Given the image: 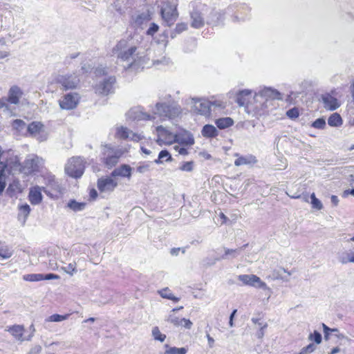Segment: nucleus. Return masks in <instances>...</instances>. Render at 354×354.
<instances>
[{
    "label": "nucleus",
    "instance_id": "nucleus-12",
    "mask_svg": "<svg viewBox=\"0 0 354 354\" xmlns=\"http://www.w3.org/2000/svg\"><path fill=\"white\" fill-rule=\"evenodd\" d=\"M80 101L79 95L70 93L64 95L59 100V105L63 110H72L76 108Z\"/></svg>",
    "mask_w": 354,
    "mask_h": 354
},
{
    "label": "nucleus",
    "instance_id": "nucleus-8",
    "mask_svg": "<svg viewBox=\"0 0 354 354\" xmlns=\"http://www.w3.org/2000/svg\"><path fill=\"white\" fill-rule=\"evenodd\" d=\"M192 104L194 112L205 117L210 116L212 109L209 100L203 98H192Z\"/></svg>",
    "mask_w": 354,
    "mask_h": 354
},
{
    "label": "nucleus",
    "instance_id": "nucleus-43",
    "mask_svg": "<svg viewBox=\"0 0 354 354\" xmlns=\"http://www.w3.org/2000/svg\"><path fill=\"white\" fill-rule=\"evenodd\" d=\"M151 334L153 339L156 341L163 342L166 339V335L162 333L158 326H155L152 328Z\"/></svg>",
    "mask_w": 354,
    "mask_h": 354
},
{
    "label": "nucleus",
    "instance_id": "nucleus-36",
    "mask_svg": "<svg viewBox=\"0 0 354 354\" xmlns=\"http://www.w3.org/2000/svg\"><path fill=\"white\" fill-rule=\"evenodd\" d=\"M86 203L83 202H78L75 200H70L67 203V207L73 212H80L84 209Z\"/></svg>",
    "mask_w": 354,
    "mask_h": 354
},
{
    "label": "nucleus",
    "instance_id": "nucleus-55",
    "mask_svg": "<svg viewBox=\"0 0 354 354\" xmlns=\"http://www.w3.org/2000/svg\"><path fill=\"white\" fill-rule=\"evenodd\" d=\"M316 348V346L313 344H310L308 346L301 348L299 354H307L313 353Z\"/></svg>",
    "mask_w": 354,
    "mask_h": 354
},
{
    "label": "nucleus",
    "instance_id": "nucleus-24",
    "mask_svg": "<svg viewBox=\"0 0 354 354\" xmlns=\"http://www.w3.org/2000/svg\"><path fill=\"white\" fill-rule=\"evenodd\" d=\"M259 95L266 99L281 100V94L276 89L270 87H265L259 92Z\"/></svg>",
    "mask_w": 354,
    "mask_h": 354
},
{
    "label": "nucleus",
    "instance_id": "nucleus-53",
    "mask_svg": "<svg viewBox=\"0 0 354 354\" xmlns=\"http://www.w3.org/2000/svg\"><path fill=\"white\" fill-rule=\"evenodd\" d=\"M12 255V251H10L8 248H0V257L3 259H7L11 257Z\"/></svg>",
    "mask_w": 354,
    "mask_h": 354
},
{
    "label": "nucleus",
    "instance_id": "nucleus-64",
    "mask_svg": "<svg viewBox=\"0 0 354 354\" xmlns=\"http://www.w3.org/2000/svg\"><path fill=\"white\" fill-rule=\"evenodd\" d=\"M8 103L7 97L0 99V109L5 108L6 110H8Z\"/></svg>",
    "mask_w": 354,
    "mask_h": 354
},
{
    "label": "nucleus",
    "instance_id": "nucleus-9",
    "mask_svg": "<svg viewBox=\"0 0 354 354\" xmlns=\"http://www.w3.org/2000/svg\"><path fill=\"white\" fill-rule=\"evenodd\" d=\"M56 82L60 84L64 90L74 89L80 83V78L75 74L59 75Z\"/></svg>",
    "mask_w": 354,
    "mask_h": 354
},
{
    "label": "nucleus",
    "instance_id": "nucleus-51",
    "mask_svg": "<svg viewBox=\"0 0 354 354\" xmlns=\"http://www.w3.org/2000/svg\"><path fill=\"white\" fill-rule=\"evenodd\" d=\"M326 120L324 118H318L314 121L311 126L317 129H324L326 127Z\"/></svg>",
    "mask_w": 354,
    "mask_h": 354
},
{
    "label": "nucleus",
    "instance_id": "nucleus-52",
    "mask_svg": "<svg viewBox=\"0 0 354 354\" xmlns=\"http://www.w3.org/2000/svg\"><path fill=\"white\" fill-rule=\"evenodd\" d=\"M194 169V162L188 161L182 163V165L179 167V169L183 171L190 172Z\"/></svg>",
    "mask_w": 354,
    "mask_h": 354
},
{
    "label": "nucleus",
    "instance_id": "nucleus-14",
    "mask_svg": "<svg viewBox=\"0 0 354 354\" xmlns=\"http://www.w3.org/2000/svg\"><path fill=\"white\" fill-rule=\"evenodd\" d=\"M177 309H172L166 318V321L174 326H183L187 329H190L192 327V322L185 318H180L176 315Z\"/></svg>",
    "mask_w": 354,
    "mask_h": 354
},
{
    "label": "nucleus",
    "instance_id": "nucleus-10",
    "mask_svg": "<svg viewBox=\"0 0 354 354\" xmlns=\"http://www.w3.org/2000/svg\"><path fill=\"white\" fill-rule=\"evenodd\" d=\"M30 134L39 142L47 140L48 133L44 125L40 122H32L28 127Z\"/></svg>",
    "mask_w": 354,
    "mask_h": 354
},
{
    "label": "nucleus",
    "instance_id": "nucleus-58",
    "mask_svg": "<svg viewBox=\"0 0 354 354\" xmlns=\"http://www.w3.org/2000/svg\"><path fill=\"white\" fill-rule=\"evenodd\" d=\"M158 29L159 26L156 24L152 23L151 24L150 27L147 30V33L148 35L153 36L156 32H158Z\"/></svg>",
    "mask_w": 354,
    "mask_h": 354
},
{
    "label": "nucleus",
    "instance_id": "nucleus-59",
    "mask_svg": "<svg viewBox=\"0 0 354 354\" xmlns=\"http://www.w3.org/2000/svg\"><path fill=\"white\" fill-rule=\"evenodd\" d=\"M185 146L178 145L174 147L176 151L179 154L185 156L188 153L187 149L185 147Z\"/></svg>",
    "mask_w": 354,
    "mask_h": 354
},
{
    "label": "nucleus",
    "instance_id": "nucleus-60",
    "mask_svg": "<svg viewBox=\"0 0 354 354\" xmlns=\"http://www.w3.org/2000/svg\"><path fill=\"white\" fill-rule=\"evenodd\" d=\"M286 115L290 118H296L299 116V111L296 108L291 109L286 112Z\"/></svg>",
    "mask_w": 354,
    "mask_h": 354
},
{
    "label": "nucleus",
    "instance_id": "nucleus-49",
    "mask_svg": "<svg viewBox=\"0 0 354 354\" xmlns=\"http://www.w3.org/2000/svg\"><path fill=\"white\" fill-rule=\"evenodd\" d=\"M308 340L310 342H314L317 344H319L322 342V335L317 330H315L313 333H310L308 337Z\"/></svg>",
    "mask_w": 354,
    "mask_h": 354
},
{
    "label": "nucleus",
    "instance_id": "nucleus-32",
    "mask_svg": "<svg viewBox=\"0 0 354 354\" xmlns=\"http://www.w3.org/2000/svg\"><path fill=\"white\" fill-rule=\"evenodd\" d=\"M222 21V15L221 12L212 10L207 17L206 22L207 24L216 26Z\"/></svg>",
    "mask_w": 354,
    "mask_h": 354
},
{
    "label": "nucleus",
    "instance_id": "nucleus-37",
    "mask_svg": "<svg viewBox=\"0 0 354 354\" xmlns=\"http://www.w3.org/2000/svg\"><path fill=\"white\" fill-rule=\"evenodd\" d=\"M6 168V165H3L2 162L0 163V196L3 194L6 187V176L5 170Z\"/></svg>",
    "mask_w": 354,
    "mask_h": 354
},
{
    "label": "nucleus",
    "instance_id": "nucleus-2",
    "mask_svg": "<svg viewBox=\"0 0 354 354\" xmlns=\"http://www.w3.org/2000/svg\"><path fill=\"white\" fill-rule=\"evenodd\" d=\"M181 113L180 107L175 103L167 104L165 102H158L156 104L154 115L161 118H174Z\"/></svg>",
    "mask_w": 354,
    "mask_h": 354
},
{
    "label": "nucleus",
    "instance_id": "nucleus-15",
    "mask_svg": "<svg viewBox=\"0 0 354 354\" xmlns=\"http://www.w3.org/2000/svg\"><path fill=\"white\" fill-rule=\"evenodd\" d=\"M115 78L113 76L109 77L103 82L97 84L95 87V93L102 95H108L113 91Z\"/></svg>",
    "mask_w": 354,
    "mask_h": 354
},
{
    "label": "nucleus",
    "instance_id": "nucleus-13",
    "mask_svg": "<svg viewBox=\"0 0 354 354\" xmlns=\"http://www.w3.org/2000/svg\"><path fill=\"white\" fill-rule=\"evenodd\" d=\"M156 131L158 136L156 142L159 145H171L175 142L176 133L169 131L162 126L157 127Z\"/></svg>",
    "mask_w": 354,
    "mask_h": 354
},
{
    "label": "nucleus",
    "instance_id": "nucleus-29",
    "mask_svg": "<svg viewBox=\"0 0 354 354\" xmlns=\"http://www.w3.org/2000/svg\"><path fill=\"white\" fill-rule=\"evenodd\" d=\"M235 156L238 157L234 161V165L237 167L249 164H254L257 162L256 157L252 155L239 156L236 153Z\"/></svg>",
    "mask_w": 354,
    "mask_h": 354
},
{
    "label": "nucleus",
    "instance_id": "nucleus-48",
    "mask_svg": "<svg viewBox=\"0 0 354 354\" xmlns=\"http://www.w3.org/2000/svg\"><path fill=\"white\" fill-rule=\"evenodd\" d=\"M312 207L317 210H320L323 208V205L320 200L316 198L315 194L313 193L310 195Z\"/></svg>",
    "mask_w": 354,
    "mask_h": 354
},
{
    "label": "nucleus",
    "instance_id": "nucleus-39",
    "mask_svg": "<svg viewBox=\"0 0 354 354\" xmlns=\"http://www.w3.org/2000/svg\"><path fill=\"white\" fill-rule=\"evenodd\" d=\"M240 252L241 249H228L225 248L224 254L222 255L220 258H218L217 260L227 259L229 258V257L235 258L240 254Z\"/></svg>",
    "mask_w": 354,
    "mask_h": 354
},
{
    "label": "nucleus",
    "instance_id": "nucleus-33",
    "mask_svg": "<svg viewBox=\"0 0 354 354\" xmlns=\"http://www.w3.org/2000/svg\"><path fill=\"white\" fill-rule=\"evenodd\" d=\"M151 19V15L149 11H146L138 14L134 19V22L137 26H141Z\"/></svg>",
    "mask_w": 354,
    "mask_h": 354
},
{
    "label": "nucleus",
    "instance_id": "nucleus-41",
    "mask_svg": "<svg viewBox=\"0 0 354 354\" xmlns=\"http://www.w3.org/2000/svg\"><path fill=\"white\" fill-rule=\"evenodd\" d=\"M165 354H186L187 352V349L184 347H182V348L171 347L168 344H165Z\"/></svg>",
    "mask_w": 354,
    "mask_h": 354
},
{
    "label": "nucleus",
    "instance_id": "nucleus-22",
    "mask_svg": "<svg viewBox=\"0 0 354 354\" xmlns=\"http://www.w3.org/2000/svg\"><path fill=\"white\" fill-rule=\"evenodd\" d=\"M322 98L324 107L328 110H335L340 106L338 100L328 93L323 95Z\"/></svg>",
    "mask_w": 354,
    "mask_h": 354
},
{
    "label": "nucleus",
    "instance_id": "nucleus-4",
    "mask_svg": "<svg viewBox=\"0 0 354 354\" xmlns=\"http://www.w3.org/2000/svg\"><path fill=\"white\" fill-rule=\"evenodd\" d=\"M85 168V162L80 157L70 158L65 165V171L71 177L77 178L82 176Z\"/></svg>",
    "mask_w": 354,
    "mask_h": 354
},
{
    "label": "nucleus",
    "instance_id": "nucleus-5",
    "mask_svg": "<svg viewBox=\"0 0 354 354\" xmlns=\"http://www.w3.org/2000/svg\"><path fill=\"white\" fill-rule=\"evenodd\" d=\"M238 279L245 286H249L255 288L261 289L268 292V298L270 297L272 290L260 277L255 274H240Z\"/></svg>",
    "mask_w": 354,
    "mask_h": 354
},
{
    "label": "nucleus",
    "instance_id": "nucleus-47",
    "mask_svg": "<svg viewBox=\"0 0 354 354\" xmlns=\"http://www.w3.org/2000/svg\"><path fill=\"white\" fill-rule=\"evenodd\" d=\"M23 279L26 281L35 282L43 281V274H28L23 276Z\"/></svg>",
    "mask_w": 354,
    "mask_h": 354
},
{
    "label": "nucleus",
    "instance_id": "nucleus-57",
    "mask_svg": "<svg viewBox=\"0 0 354 354\" xmlns=\"http://www.w3.org/2000/svg\"><path fill=\"white\" fill-rule=\"evenodd\" d=\"M150 169V165L147 163L142 164L137 167L136 170L140 174H144L149 171Z\"/></svg>",
    "mask_w": 354,
    "mask_h": 354
},
{
    "label": "nucleus",
    "instance_id": "nucleus-6",
    "mask_svg": "<svg viewBox=\"0 0 354 354\" xmlns=\"http://www.w3.org/2000/svg\"><path fill=\"white\" fill-rule=\"evenodd\" d=\"M160 14L162 19L167 26H172L178 17L177 4L169 1L164 2Z\"/></svg>",
    "mask_w": 354,
    "mask_h": 354
},
{
    "label": "nucleus",
    "instance_id": "nucleus-27",
    "mask_svg": "<svg viewBox=\"0 0 354 354\" xmlns=\"http://www.w3.org/2000/svg\"><path fill=\"white\" fill-rule=\"evenodd\" d=\"M104 155H107V157L105 158V164L109 167H112L118 161V158L121 153H115L114 155L112 154V149L110 147H108L106 146L104 147Z\"/></svg>",
    "mask_w": 354,
    "mask_h": 354
},
{
    "label": "nucleus",
    "instance_id": "nucleus-62",
    "mask_svg": "<svg viewBox=\"0 0 354 354\" xmlns=\"http://www.w3.org/2000/svg\"><path fill=\"white\" fill-rule=\"evenodd\" d=\"M60 277L57 274L49 273L47 274H43V280H51V279H59Z\"/></svg>",
    "mask_w": 354,
    "mask_h": 354
},
{
    "label": "nucleus",
    "instance_id": "nucleus-19",
    "mask_svg": "<svg viewBox=\"0 0 354 354\" xmlns=\"http://www.w3.org/2000/svg\"><path fill=\"white\" fill-rule=\"evenodd\" d=\"M44 162V160L43 158L37 156H32L26 160L25 167H26L30 172L38 171L39 168L43 166Z\"/></svg>",
    "mask_w": 354,
    "mask_h": 354
},
{
    "label": "nucleus",
    "instance_id": "nucleus-23",
    "mask_svg": "<svg viewBox=\"0 0 354 354\" xmlns=\"http://www.w3.org/2000/svg\"><path fill=\"white\" fill-rule=\"evenodd\" d=\"M28 199L32 205H38L42 201L41 188L35 186L30 189Z\"/></svg>",
    "mask_w": 354,
    "mask_h": 354
},
{
    "label": "nucleus",
    "instance_id": "nucleus-44",
    "mask_svg": "<svg viewBox=\"0 0 354 354\" xmlns=\"http://www.w3.org/2000/svg\"><path fill=\"white\" fill-rule=\"evenodd\" d=\"M187 24L184 22L178 23L176 26L175 29L171 32V37L174 38L177 35L187 30Z\"/></svg>",
    "mask_w": 354,
    "mask_h": 354
},
{
    "label": "nucleus",
    "instance_id": "nucleus-30",
    "mask_svg": "<svg viewBox=\"0 0 354 354\" xmlns=\"http://www.w3.org/2000/svg\"><path fill=\"white\" fill-rule=\"evenodd\" d=\"M218 131L216 128L212 124H205L202 130L201 134L206 138H212L218 136Z\"/></svg>",
    "mask_w": 354,
    "mask_h": 354
},
{
    "label": "nucleus",
    "instance_id": "nucleus-54",
    "mask_svg": "<svg viewBox=\"0 0 354 354\" xmlns=\"http://www.w3.org/2000/svg\"><path fill=\"white\" fill-rule=\"evenodd\" d=\"M322 327L324 333V339L326 340L328 339L330 332H338L337 328H330L328 326H327L325 324H322Z\"/></svg>",
    "mask_w": 354,
    "mask_h": 354
},
{
    "label": "nucleus",
    "instance_id": "nucleus-35",
    "mask_svg": "<svg viewBox=\"0 0 354 354\" xmlns=\"http://www.w3.org/2000/svg\"><path fill=\"white\" fill-rule=\"evenodd\" d=\"M215 124L220 129H224L233 125L234 121L230 117L221 118L216 120Z\"/></svg>",
    "mask_w": 354,
    "mask_h": 354
},
{
    "label": "nucleus",
    "instance_id": "nucleus-16",
    "mask_svg": "<svg viewBox=\"0 0 354 354\" xmlns=\"http://www.w3.org/2000/svg\"><path fill=\"white\" fill-rule=\"evenodd\" d=\"M6 330L9 332L15 339L19 342L30 341L32 337V335H29L28 337H24L25 328L23 325L16 324L7 326Z\"/></svg>",
    "mask_w": 354,
    "mask_h": 354
},
{
    "label": "nucleus",
    "instance_id": "nucleus-3",
    "mask_svg": "<svg viewBox=\"0 0 354 354\" xmlns=\"http://www.w3.org/2000/svg\"><path fill=\"white\" fill-rule=\"evenodd\" d=\"M181 113L180 107L175 103L167 104L165 102H158L156 104L154 115L161 118H174Z\"/></svg>",
    "mask_w": 354,
    "mask_h": 354
},
{
    "label": "nucleus",
    "instance_id": "nucleus-40",
    "mask_svg": "<svg viewBox=\"0 0 354 354\" xmlns=\"http://www.w3.org/2000/svg\"><path fill=\"white\" fill-rule=\"evenodd\" d=\"M328 124L330 127H340L342 124V119L339 114L333 113L328 120Z\"/></svg>",
    "mask_w": 354,
    "mask_h": 354
},
{
    "label": "nucleus",
    "instance_id": "nucleus-31",
    "mask_svg": "<svg viewBox=\"0 0 354 354\" xmlns=\"http://www.w3.org/2000/svg\"><path fill=\"white\" fill-rule=\"evenodd\" d=\"M252 91L251 90L241 91L237 96L236 102L240 106H244L249 102V99L252 95Z\"/></svg>",
    "mask_w": 354,
    "mask_h": 354
},
{
    "label": "nucleus",
    "instance_id": "nucleus-42",
    "mask_svg": "<svg viewBox=\"0 0 354 354\" xmlns=\"http://www.w3.org/2000/svg\"><path fill=\"white\" fill-rule=\"evenodd\" d=\"M171 160V156L168 151L162 150L158 155V159L155 160L156 164H162L164 161L168 162Z\"/></svg>",
    "mask_w": 354,
    "mask_h": 354
},
{
    "label": "nucleus",
    "instance_id": "nucleus-50",
    "mask_svg": "<svg viewBox=\"0 0 354 354\" xmlns=\"http://www.w3.org/2000/svg\"><path fill=\"white\" fill-rule=\"evenodd\" d=\"M68 317V315H61L58 314H54L50 315L46 319V322H59L64 320H66Z\"/></svg>",
    "mask_w": 354,
    "mask_h": 354
},
{
    "label": "nucleus",
    "instance_id": "nucleus-28",
    "mask_svg": "<svg viewBox=\"0 0 354 354\" xmlns=\"http://www.w3.org/2000/svg\"><path fill=\"white\" fill-rule=\"evenodd\" d=\"M3 165L10 167V172L14 174L17 172H21L22 170V166L20 163V160L17 156L10 158L6 163L3 162Z\"/></svg>",
    "mask_w": 354,
    "mask_h": 354
},
{
    "label": "nucleus",
    "instance_id": "nucleus-18",
    "mask_svg": "<svg viewBox=\"0 0 354 354\" xmlns=\"http://www.w3.org/2000/svg\"><path fill=\"white\" fill-rule=\"evenodd\" d=\"M116 135L120 138L129 139L136 142H138L144 138L143 136L135 133L127 128L123 127H120L117 129Z\"/></svg>",
    "mask_w": 354,
    "mask_h": 354
},
{
    "label": "nucleus",
    "instance_id": "nucleus-45",
    "mask_svg": "<svg viewBox=\"0 0 354 354\" xmlns=\"http://www.w3.org/2000/svg\"><path fill=\"white\" fill-rule=\"evenodd\" d=\"M61 269L70 276H73L77 272V263L75 262L71 263L68 264L66 266L62 267Z\"/></svg>",
    "mask_w": 354,
    "mask_h": 354
},
{
    "label": "nucleus",
    "instance_id": "nucleus-34",
    "mask_svg": "<svg viewBox=\"0 0 354 354\" xmlns=\"http://www.w3.org/2000/svg\"><path fill=\"white\" fill-rule=\"evenodd\" d=\"M30 212V207L28 204H24L19 206L18 219L22 221L25 223L29 214Z\"/></svg>",
    "mask_w": 354,
    "mask_h": 354
},
{
    "label": "nucleus",
    "instance_id": "nucleus-20",
    "mask_svg": "<svg viewBox=\"0 0 354 354\" xmlns=\"http://www.w3.org/2000/svg\"><path fill=\"white\" fill-rule=\"evenodd\" d=\"M127 117L132 120H153L156 118L154 115L151 116L147 113L142 111V110L138 108H133L130 109L127 113Z\"/></svg>",
    "mask_w": 354,
    "mask_h": 354
},
{
    "label": "nucleus",
    "instance_id": "nucleus-46",
    "mask_svg": "<svg viewBox=\"0 0 354 354\" xmlns=\"http://www.w3.org/2000/svg\"><path fill=\"white\" fill-rule=\"evenodd\" d=\"M212 111L215 112L217 110L223 109L225 107V103L220 100H209Z\"/></svg>",
    "mask_w": 354,
    "mask_h": 354
},
{
    "label": "nucleus",
    "instance_id": "nucleus-26",
    "mask_svg": "<svg viewBox=\"0 0 354 354\" xmlns=\"http://www.w3.org/2000/svg\"><path fill=\"white\" fill-rule=\"evenodd\" d=\"M132 168L128 165H122L118 168H115L111 172V176L116 177L120 176L124 178H130L131 176Z\"/></svg>",
    "mask_w": 354,
    "mask_h": 354
},
{
    "label": "nucleus",
    "instance_id": "nucleus-61",
    "mask_svg": "<svg viewBox=\"0 0 354 354\" xmlns=\"http://www.w3.org/2000/svg\"><path fill=\"white\" fill-rule=\"evenodd\" d=\"M25 122L21 120H15L12 123V126L15 129H21L25 127Z\"/></svg>",
    "mask_w": 354,
    "mask_h": 354
},
{
    "label": "nucleus",
    "instance_id": "nucleus-38",
    "mask_svg": "<svg viewBox=\"0 0 354 354\" xmlns=\"http://www.w3.org/2000/svg\"><path fill=\"white\" fill-rule=\"evenodd\" d=\"M158 292L164 299H167L174 302H178L180 300V298L175 297L168 288L158 290Z\"/></svg>",
    "mask_w": 354,
    "mask_h": 354
},
{
    "label": "nucleus",
    "instance_id": "nucleus-17",
    "mask_svg": "<svg viewBox=\"0 0 354 354\" xmlns=\"http://www.w3.org/2000/svg\"><path fill=\"white\" fill-rule=\"evenodd\" d=\"M175 142L183 146H192L194 144L193 135L187 131H183L175 135Z\"/></svg>",
    "mask_w": 354,
    "mask_h": 354
},
{
    "label": "nucleus",
    "instance_id": "nucleus-56",
    "mask_svg": "<svg viewBox=\"0 0 354 354\" xmlns=\"http://www.w3.org/2000/svg\"><path fill=\"white\" fill-rule=\"evenodd\" d=\"M95 74L96 76L106 75L108 73V68L103 66H99L95 69Z\"/></svg>",
    "mask_w": 354,
    "mask_h": 354
},
{
    "label": "nucleus",
    "instance_id": "nucleus-1",
    "mask_svg": "<svg viewBox=\"0 0 354 354\" xmlns=\"http://www.w3.org/2000/svg\"><path fill=\"white\" fill-rule=\"evenodd\" d=\"M112 53L128 67L140 66L143 62L142 53L139 48L131 44L127 39L120 40L112 49Z\"/></svg>",
    "mask_w": 354,
    "mask_h": 354
},
{
    "label": "nucleus",
    "instance_id": "nucleus-63",
    "mask_svg": "<svg viewBox=\"0 0 354 354\" xmlns=\"http://www.w3.org/2000/svg\"><path fill=\"white\" fill-rule=\"evenodd\" d=\"M93 67L90 64H84L82 66V71L83 73H87L91 71Z\"/></svg>",
    "mask_w": 354,
    "mask_h": 354
},
{
    "label": "nucleus",
    "instance_id": "nucleus-11",
    "mask_svg": "<svg viewBox=\"0 0 354 354\" xmlns=\"http://www.w3.org/2000/svg\"><path fill=\"white\" fill-rule=\"evenodd\" d=\"M113 176H104L97 180V187L102 193H111L117 187L118 183Z\"/></svg>",
    "mask_w": 354,
    "mask_h": 354
},
{
    "label": "nucleus",
    "instance_id": "nucleus-21",
    "mask_svg": "<svg viewBox=\"0 0 354 354\" xmlns=\"http://www.w3.org/2000/svg\"><path fill=\"white\" fill-rule=\"evenodd\" d=\"M23 92L17 86H12L8 91L7 100L10 104H18L22 97Z\"/></svg>",
    "mask_w": 354,
    "mask_h": 354
},
{
    "label": "nucleus",
    "instance_id": "nucleus-25",
    "mask_svg": "<svg viewBox=\"0 0 354 354\" xmlns=\"http://www.w3.org/2000/svg\"><path fill=\"white\" fill-rule=\"evenodd\" d=\"M337 259L342 264H346L348 263H354V251L353 250H342L337 254Z\"/></svg>",
    "mask_w": 354,
    "mask_h": 354
},
{
    "label": "nucleus",
    "instance_id": "nucleus-7",
    "mask_svg": "<svg viewBox=\"0 0 354 354\" xmlns=\"http://www.w3.org/2000/svg\"><path fill=\"white\" fill-rule=\"evenodd\" d=\"M207 11L208 9L205 5L198 3L196 9L190 13L191 26L196 29L203 27L205 23L204 15L207 14Z\"/></svg>",
    "mask_w": 354,
    "mask_h": 354
}]
</instances>
